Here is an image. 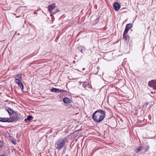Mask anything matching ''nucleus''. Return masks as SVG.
I'll return each mask as SVG.
<instances>
[{
  "instance_id": "nucleus-21",
  "label": "nucleus",
  "mask_w": 156,
  "mask_h": 156,
  "mask_svg": "<svg viewBox=\"0 0 156 156\" xmlns=\"http://www.w3.org/2000/svg\"><path fill=\"white\" fill-rule=\"evenodd\" d=\"M3 143L2 142L0 141V147H2L3 146Z\"/></svg>"
},
{
  "instance_id": "nucleus-5",
  "label": "nucleus",
  "mask_w": 156,
  "mask_h": 156,
  "mask_svg": "<svg viewBox=\"0 0 156 156\" xmlns=\"http://www.w3.org/2000/svg\"><path fill=\"white\" fill-rule=\"evenodd\" d=\"M148 85L151 87H153L155 88L156 86V80H153L151 81H149Z\"/></svg>"
},
{
  "instance_id": "nucleus-10",
  "label": "nucleus",
  "mask_w": 156,
  "mask_h": 156,
  "mask_svg": "<svg viewBox=\"0 0 156 156\" xmlns=\"http://www.w3.org/2000/svg\"><path fill=\"white\" fill-rule=\"evenodd\" d=\"M63 101L64 103L66 104H69L71 103V101L70 98H65L63 99Z\"/></svg>"
},
{
  "instance_id": "nucleus-11",
  "label": "nucleus",
  "mask_w": 156,
  "mask_h": 156,
  "mask_svg": "<svg viewBox=\"0 0 156 156\" xmlns=\"http://www.w3.org/2000/svg\"><path fill=\"white\" fill-rule=\"evenodd\" d=\"M33 118V116L32 115H29L28 116L27 118L25 119V121H27V120L30 121Z\"/></svg>"
},
{
  "instance_id": "nucleus-15",
  "label": "nucleus",
  "mask_w": 156,
  "mask_h": 156,
  "mask_svg": "<svg viewBox=\"0 0 156 156\" xmlns=\"http://www.w3.org/2000/svg\"><path fill=\"white\" fill-rule=\"evenodd\" d=\"M128 38V36L126 35V34H123V39H124L125 41H127Z\"/></svg>"
},
{
  "instance_id": "nucleus-12",
  "label": "nucleus",
  "mask_w": 156,
  "mask_h": 156,
  "mask_svg": "<svg viewBox=\"0 0 156 156\" xmlns=\"http://www.w3.org/2000/svg\"><path fill=\"white\" fill-rule=\"evenodd\" d=\"M132 27V25L131 23H129L127 24L126 27V28H127L129 30H130L131 28Z\"/></svg>"
},
{
  "instance_id": "nucleus-1",
  "label": "nucleus",
  "mask_w": 156,
  "mask_h": 156,
  "mask_svg": "<svg viewBox=\"0 0 156 156\" xmlns=\"http://www.w3.org/2000/svg\"><path fill=\"white\" fill-rule=\"evenodd\" d=\"M105 115V112L102 110H99L94 112L93 114L92 118L96 122H99L104 119Z\"/></svg>"
},
{
  "instance_id": "nucleus-18",
  "label": "nucleus",
  "mask_w": 156,
  "mask_h": 156,
  "mask_svg": "<svg viewBox=\"0 0 156 156\" xmlns=\"http://www.w3.org/2000/svg\"><path fill=\"white\" fill-rule=\"evenodd\" d=\"M129 29H127V28H125V30L123 34H126L128 32V31L129 30Z\"/></svg>"
},
{
  "instance_id": "nucleus-17",
  "label": "nucleus",
  "mask_w": 156,
  "mask_h": 156,
  "mask_svg": "<svg viewBox=\"0 0 156 156\" xmlns=\"http://www.w3.org/2000/svg\"><path fill=\"white\" fill-rule=\"evenodd\" d=\"M129 29H127V28H125V30L123 34H126L128 32V31L129 30Z\"/></svg>"
},
{
  "instance_id": "nucleus-6",
  "label": "nucleus",
  "mask_w": 156,
  "mask_h": 156,
  "mask_svg": "<svg viewBox=\"0 0 156 156\" xmlns=\"http://www.w3.org/2000/svg\"><path fill=\"white\" fill-rule=\"evenodd\" d=\"M113 7L115 10L116 11H118L120 8V5L118 2H115L114 4Z\"/></svg>"
},
{
  "instance_id": "nucleus-3",
  "label": "nucleus",
  "mask_w": 156,
  "mask_h": 156,
  "mask_svg": "<svg viewBox=\"0 0 156 156\" xmlns=\"http://www.w3.org/2000/svg\"><path fill=\"white\" fill-rule=\"evenodd\" d=\"M15 79L16 83L19 85V86L21 88L22 90L23 91L24 87L23 84L19 79L16 78Z\"/></svg>"
},
{
  "instance_id": "nucleus-24",
  "label": "nucleus",
  "mask_w": 156,
  "mask_h": 156,
  "mask_svg": "<svg viewBox=\"0 0 156 156\" xmlns=\"http://www.w3.org/2000/svg\"><path fill=\"white\" fill-rule=\"evenodd\" d=\"M58 37L57 36L56 37V42H57V40H58Z\"/></svg>"
},
{
  "instance_id": "nucleus-4",
  "label": "nucleus",
  "mask_w": 156,
  "mask_h": 156,
  "mask_svg": "<svg viewBox=\"0 0 156 156\" xmlns=\"http://www.w3.org/2000/svg\"><path fill=\"white\" fill-rule=\"evenodd\" d=\"M65 144V141L63 139L59 140V149H61Z\"/></svg>"
},
{
  "instance_id": "nucleus-19",
  "label": "nucleus",
  "mask_w": 156,
  "mask_h": 156,
  "mask_svg": "<svg viewBox=\"0 0 156 156\" xmlns=\"http://www.w3.org/2000/svg\"><path fill=\"white\" fill-rule=\"evenodd\" d=\"M55 147L57 149H58V142L55 144Z\"/></svg>"
},
{
  "instance_id": "nucleus-9",
  "label": "nucleus",
  "mask_w": 156,
  "mask_h": 156,
  "mask_svg": "<svg viewBox=\"0 0 156 156\" xmlns=\"http://www.w3.org/2000/svg\"><path fill=\"white\" fill-rule=\"evenodd\" d=\"M6 110L10 116L11 115H12L14 113H15L14 110L9 108H8L7 109H6Z\"/></svg>"
},
{
  "instance_id": "nucleus-8",
  "label": "nucleus",
  "mask_w": 156,
  "mask_h": 156,
  "mask_svg": "<svg viewBox=\"0 0 156 156\" xmlns=\"http://www.w3.org/2000/svg\"><path fill=\"white\" fill-rule=\"evenodd\" d=\"M55 7V4H52L51 5H50L48 7V11L51 12L53 9H54Z\"/></svg>"
},
{
  "instance_id": "nucleus-13",
  "label": "nucleus",
  "mask_w": 156,
  "mask_h": 156,
  "mask_svg": "<svg viewBox=\"0 0 156 156\" xmlns=\"http://www.w3.org/2000/svg\"><path fill=\"white\" fill-rule=\"evenodd\" d=\"M51 91L52 92H58V89L55 88H52L51 89Z\"/></svg>"
},
{
  "instance_id": "nucleus-22",
  "label": "nucleus",
  "mask_w": 156,
  "mask_h": 156,
  "mask_svg": "<svg viewBox=\"0 0 156 156\" xmlns=\"http://www.w3.org/2000/svg\"><path fill=\"white\" fill-rule=\"evenodd\" d=\"M149 148V147L148 146H146L145 147V149L146 151H147Z\"/></svg>"
},
{
  "instance_id": "nucleus-20",
  "label": "nucleus",
  "mask_w": 156,
  "mask_h": 156,
  "mask_svg": "<svg viewBox=\"0 0 156 156\" xmlns=\"http://www.w3.org/2000/svg\"><path fill=\"white\" fill-rule=\"evenodd\" d=\"M12 142L14 145H15L16 144V141L13 140H12Z\"/></svg>"
},
{
  "instance_id": "nucleus-14",
  "label": "nucleus",
  "mask_w": 156,
  "mask_h": 156,
  "mask_svg": "<svg viewBox=\"0 0 156 156\" xmlns=\"http://www.w3.org/2000/svg\"><path fill=\"white\" fill-rule=\"evenodd\" d=\"M142 147L141 146H140L139 147H138L135 150V151L136 153H137L139 152L140 151V150L142 149Z\"/></svg>"
},
{
  "instance_id": "nucleus-7",
  "label": "nucleus",
  "mask_w": 156,
  "mask_h": 156,
  "mask_svg": "<svg viewBox=\"0 0 156 156\" xmlns=\"http://www.w3.org/2000/svg\"><path fill=\"white\" fill-rule=\"evenodd\" d=\"M0 121L2 122H10L9 118H2L0 117Z\"/></svg>"
},
{
  "instance_id": "nucleus-2",
  "label": "nucleus",
  "mask_w": 156,
  "mask_h": 156,
  "mask_svg": "<svg viewBox=\"0 0 156 156\" xmlns=\"http://www.w3.org/2000/svg\"><path fill=\"white\" fill-rule=\"evenodd\" d=\"M9 118L10 122H12L14 121L16 122L20 120L22 118V117L20 114H17L16 112H15L13 116L12 117L10 116Z\"/></svg>"
},
{
  "instance_id": "nucleus-25",
  "label": "nucleus",
  "mask_w": 156,
  "mask_h": 156,
  "mask_svg": "<svg viewBox=\"0 0 156 156\" xmlns=\"http://www.w3.org/2000/svg\"><path fill=\"white\" fill-rule=\"evenodd\" d=\"M80 51L82 53H83V50L82 49H81V50H80Z\"/></svg>"
},
{
  "instance_id": "nucleus-23",
  "label": "nucleus",
  "mask_w": 156,
  "mask_h": 156,
  "mask_svg": "<svg viewBox=\"0 0 156 156\" xmlns=\"http://www.w3.org/2000/svg\"><path fill=\"white\" fill-rule=\"evenodd\" d=\"M59 92H64L65 93V91L63 90H62H62H60V89H59Z\"/></svg>"
},
{
  "instance_id": "nucleus-26",
  "label": "nucleus",
  "mask_w": 156,
  "mask_h": 156,
  "mask_svg": "<svg viewBox=\"0 0 156 156\" xmlns=\"http://www.w3.org/2000/svg\"><path fill=\"white\" fill-rule=\"evenodd\" d=\"M0 156H5V155H4V154H2V155H0Z\"/></svg>"
},
{
  "instance_id": "nucleus-16",
  "label": "nucleus",
  "mask_w": 156,
  "mask_h": 156,
  "mask_svg": "<svg viewBox=\"0 0 156 156\" xmlns=\"http://www.w3.org/2000/svg\"><path fill=\"white\" fill-rule=\"evenodd\" d=\"M15 78H18V79H21V75L20 74H17V75H16V76H15Z\"/></svg>"
}]
</instances>
